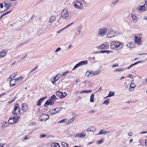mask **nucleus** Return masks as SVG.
<instances>
[{
  "instance_id": "1",
  "label": "nucleus",
  "mask_w": 147,
  "mask_h": 147,
  "mask_svg": "<svg viewBox=\"0 0 147 147\" xmlns=\"http://www.w3.org/2000/svg\"><path fill=\"white\" fill-rule=\"evenodd\" d=\"M72 12H68L67 8L63 9L61 12V17L62 18H65V20H68L72 16Z\"/></svg>"
},
{
  "instance_id": "2",
  "label": "nucleus",
  "mask_w": 147,
  "mask_h": 147,
  "mask_svg": "<svg viewBox=\"0 0 147 147\" xmlns=\"http://www.w3.org/2000/svg\"><path fill=\"white\" fill-rule=\"evenodd\" d=\"M123 45L116 41H113L111 42L110 44L111 48L114 50H115L118 48L117 50L120 49L122 47Z\"/></svg>"
},
{
  "instance_id": "3",
  "label": "nucleus",
  "mask_w": 147,
  "mask_h": 147,
  "mask_svg": "<svg viewBox=\"0 0 147 147\" xmlns=\"http://www.w3.org/2000/svg\"><path fill=\"white\" fill-rule=\"evenodd\" d=\"M20 109L19 107L18 104H16L15 105L14 110L12 112V113L15 115H18L20 113Z\"/></svg>"
},
{
  "instance_id": "4",
  "label": "nucleus",
  "mask_w": 147,
  "mask_h": 147,
  "mask_svg": "<svg viewBox=\"0 0 147 147\" xmlns=\"http://www.w3.org/2000/svg\"><path fill=\"white\" fill-rule=\"evenodd\" d=\"M107 31V29L106 28H100L98 32L99 36H103L106 34Z\"/></svg>"
},
{
  "instance_id": "5",
  "label": "nucleus",
  "mask_w": 147,
  "mask_h": 147,
  "mask_svg": "<svg viewBox=\"0 0 147 147\" xmlns=\"http://www.w3.org/2000/svg\"><path fill=\"white\" fill-rule=\"evenodd\" d=\"M100 71H96L95 72L90 71H87L86 74V75H87L88 77H91L93 76L99 74Z\"/></svg>"
},
{
  "instance_id": "6",
  "label": "nucleus",
  "mask_w": 147,
  "mask_h": 147,
  "mask_svg": "<svg viewBox=\"0 0 147 147\" xmlns=\"http://www.w3.org/2000/svg\"><path fill=\"white\" fill-rule=\"evenodd\" d=\"M49 118V115L45 114H43L40 117L39 120L40 121H45Z\"/></svg>"
},
{
  "instance_id": "7",
  "label": "nucleus",
  "mask_w": 147,
  "mask_h": 147,
  "mask_svg": "<svg viewBox=\"0 0 147 147\" xmlns=\"http://www.w3.org/2000/svg\"><path fill=\"white\" fill-rule=\"evenodd\" d=\"M74 6L77 9H82L83 8V5L81 2L77 1L74 3Z\"/></svg>"
},
{
  "instance_id": "8",
  "label": "nucleus",
  "mask_w": 147,
  "mask_h": 147,
  "mask_svg": "<svg viewBox=\"0 0 147 147\" xmlns=\"http://www.w3.org/2000/svg\"><path fill=\"white\" fill-rule=\"evenodd\" d=\"M60 107H57L54 109L53 110L49 111V113L51 115H53L58 113V112L60 110Z\"/></svg>"
},
{
  "instance_id": "9",
  "label": "nucleus",
  "mask_w": 147,
  "mask_h": 147,
  "mask_svg": "<svg viewBox=\"0 0 147 147\" xmlns=\"http://www.w3.org/2000/svg\"><path fill=\"white\" fill-rule=\"evenodd\" d=\"M86 133L85 132H81L80 133H78L76 134L75 137L76 138L78 137L80 138H83L86 136Z\"/></svg>"
},
{
  "instance_id": "10",
  "label": "nucleus",
  "mask_w": 147,
  "mask_h": 147,
  "mask_svg": "<svg viewBox=\"0 0 147 147\" xmlns=\"http://www.w3.org/2000/svg\"><path fill=\"white\" fill-rule=\"evenodd\" d=\"M22 110L23 112H25L28 110V107L26 103H23L22 104Z\"/></svg>"
},
{
  "instance_id": "11",
  "label": "nucleus",
  "mask_w": 147,
  "mask_h": 147,
  "mask_svg": "<svg viewBox=\"0 0 147 147\" xmlns=\"http://www.w3.org/2000/svg\"><path fill=\"white\" fill-rule=\"evenodd\" d=\"M5 3V4L4 5V6L6 8V9L4 11H0L1 12V13L3 12L4 11H5L7 10L12 5V4L11 3Z\"/></svg>"
},
{
  "instance_id": "12",
  "label": "nucleus",
  "mask_w": 147,
  "mask_h": 147,
  "mask_svg": "<svg viewBox=\"0 0 147 147\" xmlns=\"http://www.w3.org/2000/svg\"><path fill=\"white\" fill-rule=\"evenodd\" d=\"M115 33L114 31H111L107 35V37L108 38H110L115 36L114 34Z\"/></svg>"
},
{
  "instance_id": "13",
  "label": "nucleus",
  "mask_w": 147,
  "mask_h": 147,
  "mask_svg": "<svg viewBox=\"0 0 147 147\" xmlns=\"http://www.w3.org/2000/svg\"><path fill=\"white\" fill-rule=\"evenodd\" d=\"M56 95L58 96L60 98H62L65 97V96L63 94V93L61 92H59L57 91L56 92Z\"/></svg>"
},
{
  "instance_id": "14",
  "label": "nucleus",
  "mask_w": 147,
  "mask_h": 147,
  "mask_svg": "<svg viewBox=\"0 0 147 147\" xmlns=\"http://www.w3.org/2000/svg\"><path fill=\"white\" fill-rule=\"evenodd\" d=\"M46 98V96L38 100L37 102V105L38 106H40L41 105V103Z\"/></svg>"
},
{
  "instance_id": "15",
  "label": "nucleus",
  "mask_w": 147,
  "mask_h": 147,
  "mask_svg": "<svg viewBox=\"0 0 147 147\" xmlns=\"http://www.w3.org/2000/svg\"><path fill=\"white\" fill-rule=\"evenodd\" d=\"M145 5H146V4H144L143 5H142L139 7V10H142L144 11L147 10V7H145Z\"/></svg>"
},
{
  "instance_id": "16",
  "label": "nucleus",
  "mask_w": 147,
  "mask_h": 147,
  "mask_svg": "<svg viewBox=\"0 0 147 147\" xmlns=\"http://www.w3.org/2000/svg\"><path fill=\"white\" fill-rule=\"evenodd\" d=\"M135 42L136 43H138V45H141V43H140V42H141V38L140 37L138 38L136 36H135Z\"/></svg>"
},
{
  "instance_id": "17",
  "label": "nucleus",
  "mask_w": 147,
  "mask_h": 147,
  "mask_svg": "<svg viewBox=\"0 0 147 147\" xmlns=\"http://www.w3.org/2000/svg\"><path fill=\"white\" fill-rule=\"evenodd\" d=\"M56 17L55 16H51L49 18V23H52L53 21L55 20L56 19Z\"/></svg>"
},
{
  "instance_id": "18",
  "label": "nucleus",
  "mask_w": 147,
  "mask_h": 147,
  "mask_svg": "<svg viewBox=\"0 0 147 147\" xmlns=\"http://www.w3.org/2000/svg\"><path fill=\"white\" fill-rule=\"evenodd\" d=\"M96 128L95 127L92 126L90 128H88L86 129L87 131H94L96 130Z\"/></svg>"
},
{
  "instance_id": "19",
  "label": "nucleus",
  "mask_w": 147,
  "mask_h": 147,
  "mask_svg": "<svg viewBox=\"0 0 147 147\" xmlns=\"http://www.w3.org/2000/svg\"><path fill=\"white\" fill-rule=\"evenodd\" d=\"M109 46V43L106 42L105 44H104L103 45H102L101 46V48L102 49H105L107 47H108Z\"/></svg>"
},
{
  "instance_id": "20",
  "label": "nucleus",
  "mask_w": 147,
  "mask_h": 147,
  "mask_svg": "<svg viewBox=\"0 0 147 147\" xmlns=\"http://www.w3.org/2000/svg\"><path fill=\"white\" fill-rule=\"evenodd\" d=\"M109 132V131H104L103 129L101 130L97 135H102L103 134H106Z\"/></svg>"
},
{
  "instance_id": "21",
  "label": "nucleus",
  "mask_w": 147,
  "mask_h": 147,
  "mask_svg": "<svg viewBox=\"0 0 147 147\" xmlns=\"http://www.w3.org/2000/svg\"><path fill=\"white\" fill-rule=\"evenodd\" d=\"M16 81V79H12L10 81V84L11 86H13L15 85V84H13V83L14 82L15 83Z\"/></svg>"
},
{
  "instance_id": "22",
  "label": "nucleus",
  "mask_w": 147,
  "mask_h": 147,
  "mask_svg": "<svg viewBox=\"0 0 147 147\" xmlns=\"http://www.w3.org/2000/svg\"><path fill=\"white\" fill-rule=\"evenodd\" d=\"M75 117V116H74V117H73L71 119H69L66 122V124L67 125H68L71 123L73 122L74 120V117Z\"/></svg>"
},
{
  "instance_id": "23",
  "label": "nucleus",
  "mask_w": 147,
  "mask_h": 147,
  "mask_svg": "<svg viewBox=\"0 0 147 147\" xmlns=\"http://www.w3.org/2000/svg\"><path fill=\"white\" fill-rule=\"evenodd\" d=\"M7 53V52H5V50L1 51L0 52V56L2 57H3L6 55Z\"/></svg>"
},
{
  "instance_id": "24",
  "label": "nucleus",
  "mask_w": 147,
  "mask_h": 147,
  "mask_svg": "<svg viewBox=\"0 0 147 147\" xmlns=\"http://www.w3.org/2000/svg\"><path fill=\"white\" fill-rule=\"evenodd\" d=\"M134 42H131L129 43H127V46L129 48H132L134 47Z\"/></svg>"
},
{
  "instance_id": "25",
  "label": "nucleus",
  "mask_w": 147,
  "mask_h": 147,
  "mask_svg": "<svg viewBox=\"0 0 147 147\" xmlns=\"http://www.w3.org/2000/svg\"><path fill=\"white\" fill-rule=\"evenodd\" d=\"M80 64V66L82 65H87L88 63V61H82L79 62Z\"/></svg>"
},
{
  "instance_id": "26",
  "label": "nucleus",
  "mask_w": 147,
  "mask_h": 147,
  "mask_svg": "<svg viewBox=\"0 0 147 147\" xmlns=\"http://www.w3.org/2000/svg\"><path fill=\"white\" fill-rule=\"evenodd\" d=\"M92 91V90H82L80 92V94H82L83 93H90Z\"/></svg>"
},
{
  "instance_id": "27",
  "label": "nucleus",
  "mask_w": 147,
  "mask_h": 147,
  "mask_svg": "<svg viewBox=\"0 0 147 147\" xmlns=\"http://www.w3.org/2000/svg\"><path fill=\"white\" fill-rule=\"evenodd\" d=\"M112 52L111 51L108 50H102L100 51L99 53H106L107 54L110 53V52Z\"/></svg>"
},
{
  "instance_id": "28",
  "label": "nucleus",
  "mask_w": 147,
  "mask_h": 147,
  "mask_svg": "<svg viewBox=\"0 0 147 147\" xmlns=\"http://www.w3.org/2000/svg\"><path fill=\"white\" fill-rule=\"evenodd\" d=\"M82 28V27H80L78 28L77 29H78V30L77 31V32H79V33H78V32L76 33V35H77L78 34H80V33L82 32V30H81Z\"/></svg>"
},
{
  "instance_id": "29",
  "label": "nucleus",
  "mask_w": 147,
  "mask_h": 147,
  "mask_svg": "<svg viewBox=\"0 0 147 147\" xmlns=\"http://www.w3.org/2000/svg\"><path fill=\"white\" fill-rule=\"evenodd\" d=\"M136 86V85L134 83L132 82L130 84V89H132L135 87Z\"/></svg>"
},
{
  "instance_id": "30",
  "label": "nucleus",
  "mask_w": 147,
  "mask_h": 147,
  "mask_svg": "<svg viewBox=\"0 0 147 147\" xmlns=\"http://www.w3.org/2000/svg\"><path fill=\"white\" fill-rule=\"evenodd\" d=\"M115 92L112 91H109L108 94V97H111L114 95Z\"/></svg>"
},
{
  "instance_id": "31",
  "label": "nucleus",
  "mask_w": 147,
  "mask_h": 147,
  "mask_svg": "<svg viewBox=\"0 0 147 147\" xmlns=\"http://www.w3.org/2000/svg\"><path fill=\"white\" fill-rule=\"evenodd\" d=\"M17 74V72H15L14 74H12L9 76V78H10L11 79L14 78L16 75Z\"/></svg>"
},
{
  "instance_id": "32",
  "label": "nucleus",
  "mask_w": 147,
  "mask_h": 147,
  "mask_svg": "<svg viewBox=\"0 0 147 147\" xmlns=\"http://www.w3.org/2000/svg\"><path fill=\"white\" fill-rule=\"evenodd\" d=\"M81 66L80 65V64L79 63V62L76 64V65H75L74 67V68L72 69V70H74L76 69L78 67L80 66Z\"/></svg>"
},
{
  "instance_id": "33",
  "label": "nucleus",
  "mask_w": 147,
  "mask_h": 147,
  "mask_svg": "<svg viewBox=\"0 0 147 147\" xmlns=\"http://www.w3.org/2000/svg\"><path fill=\"white\" fill-rule=\"evenodd\" d=\"M94 94H92L90 97V101L91 102H93L94 101Z\"/></svg>"
},
{
  "instance_id": "34",
  "label": "nucleus",
  "mask_w": 147,
  "mask_h": 147,
  "mask_svg": "<svg viewBox=\"0 0 147 147\" xmlns=\"http://www.w3.org/2000/svg\"><path fill=\"white\" fill-rule=\"evenodd\" d=\"M109 99H107L103 102V104H105L107 105H108L109 103Z\"/></svg>"
},
{
  "instance_id": "35",
  "label": "nucleus",
  "mask_w": 147,
  "mask_h": 147,
  "mask_svg": "<svg viewBox=\"0 0 147 147\" xmlns=\"http://www.w3.org/2000/svg\"><path fill=\"white\" fill-rule=\"evenodd\" d=\"M9 125V123L7 122H5L4 124H3L2 126V127L3 128L6 127Z\"/></svg>"
},
{
  "instance_id": "36",
  "label": "nucleus",
  "mask_w": 147,
  "mask_h": 147,
  "mask_svg": "<svg viewBox=\"0 0 147 147\" xmlns=\"http://www.w3.org/2000/svg\"><path fill=\"white\" fill-rule=\"evenodd\" d=\"M123 69L122 68H120L117 69L114 71V72H119V71H123Z\"/></svg>"
},
{
  "instance_id": "37",
  "label": "nucleus",
  "mask_w": 147,
  "mask_h": 147,
  "mask_svg": "<svg viewBox=\"0 0 147 147\" xmlns=\"http://www.w3.org/2000/svg\"><path fill=\"white\" fill-rule=\"evenodd\" d=\"M12 120H13V119H12V117H11L9 118L8 121V123H9V124H11L12 123H15L13 122V121H12Z\"/></svg>"
},
{
  "instance_id": "38",
  "label": "nucleus",
  "mask_w": 147,
  "mask_h": 147,
  "mask_svg": "<svg viewBox=\"0 0 147 147\" xmlns=\"http://www.w3.org/2000/svg\"><path fill=\"white\" fill-rule=\"evenodd\" d=\"M132 18L133 21L136 22V19L137 17L135 15H133L132 16Z\"/></svg>"
},
{
  "instance_id": "39",
  "label": "nucleus",
  "mask_w": 147,
  "mask_h": 147,
  "mask_svg": "<svg viewBox=\"0 0 147 147\" xmlns=\"http://www.w3.org/2000/svg\"><path fill=\"white\" fill-rule=\"evenodd\" d=\"M20 118V117L19 116H15L12 117V119H13L16 120H18V119H19Z\"/></svg>"
},
{
  "instance_id": "40",
  "label": "nucleus",
  "mask_w": 147,
  "mask_h": 147,
  "mask_svg": "<svg viewBox=\"0 0 147 147\" xmlns=\"http://www.w3.org/2000/svg\"><path fill=\"white\" fill-rule=\"evenodd\" d=\"M62 145L63 147H68L67 144L64 142H62Z\"/></svg>"
},
{
  "instance_id": "41",
  "label": "nucleus",
  "mask_w": 147,
  "mask_h": 147,
  "mask_svg": "<svg viewBox=\"0 0 147 147\" xmlns=\"http://www.w3.org/2000/svg\"><path fill=\"white\" fill-rule=\"evenodd\" d=\"M48 101H49V102L50 103V105H53L54 103V102L53 100H52L51 99L48 100Z\"/></svg>"
},
{
  "instance_id": "42",
  "label": "nucleus",
  "mask_w": 147,
  "mask_h": 147,
  "mask_svg": "<svg viewBox=\"0 0 147 147\" xmlns=\"http://www.w3.org/2000/svg\"><path fill=\"white\" fill-rule=\"evenodd\" d=\"M49 101H48L47 100L45 103L44 106L45 107H47L48 105H50V103L49 102Z\"/></svg>"
},
{
  "instance_id": "43",
  "label": "nucleus",
  "mask_w": 147,
  "mask_h": 147,
  "mask_svg": "<svg viewBox=\"0 0 147 147\" xmlns=\"http://www.w3.org/2000/svg\"><path fill=\"white\" fill-rule=\"evenodd\" d=\"M57 98H56V96L54 95H53L51 97L50 99L52 100H53L54 99H55L56 100Z\"/></svg>"
},
{
  "instance_id": "44",
  "label": "nucleus",
  "mask_w": 147,
  "mask_h": 147,
  "mask_svg": "<svg viewBox=\"0 0 147 147\" xmlns=\"http://www.w3.org/2000/svg\"><path fill=\"white\" fill-rule=\"evenodd\" d=\"M53 147H60V146L58 143L56 142L55 143Z\"/></svg>"
},
{
  "instance_id": "45",
  "label": "nucleus",
  "mask_w": 147,
  "mask_h": 147,
  "mask_svg": "<svg viewBox=\"0 0 147 147\" xmlns=\"http://www.w3.org/2000/svg\"><path fill=\"white\" fill-rule=\"evenodd\" d=\"M119 0H114L112 2L113 4H116L118 2Z\"/></svg>"
},
{
  "instance_id": "46",
  "label": "nucleus",
  "mask_w": 147,
  "mask_h": 147,
  "mask_svg": "<svg viewBox=\"0 0 147 147\" xmlns=\"http://www.w3.org/2000/svg\"><path fill=\"white\" fill-rule=\"evenodd\" d=\"M66 121V119H62L60 121H59L58 122V123H63L65 122Z\"/></svg>"
},
{
  "instance_id": "47",
  "label": "nucleus",
  "mask_w": 147,
  "mask_h": 147,
  "mask_svg": "<svg viewBox=\"0 0 147 147\" xmlns=\"http://www.w3.org/2000/svg\"><path fill=\"white\" fill-rule=\"evenodd\" d=\"M38 66H37L36 67H35L31 71H30L29 72V74H32V72L34 71V70H36Z\"/></svg>"
},
{
  "instance_id": "48",
  "label": "nucleus",
  "mask_w": 147,
  "mask_h": 147,
  "mask_svg": "<svg viewBox=\"0 0 147 147\" xmlns=\"http://www.w3.org/2000/svg\"><path fill=\"white\" fill-rule=\"evenodd\" d=\"M142 63V61H138L136 62H135L134 63L132 64V65L134 66L135 65H136L139 63Z\"/></svg>"
},
{
  "instance_id": "49",
  "label": "nucleus",
  "mask_w": 147,
  "mask_h": 147,
  "mask_svg": "<svg viewBox=\"0 0 147 147\" xmlns=\"http://www.w3.org/2000/svg\"><path fill=\"white\" fill-rule=\"evenodd\" d=\"M103 140L102 139L100 140H98L97 141V143L98 144H101L103 142Z\"/></svg>"
},
{
  "instance_id": "50",
  "label": "nucleus",
  "mask_w": 147,
  "mask_h": 147,
  "mask_svg": "<svg viewBox=\"0 0 147 147\" xmlns=\"http://www.w3.org/2000/svg\"><path fill=\"white\" fill-rule=\"evenodd\" d=\"M51 80L52 82V83L54 85H56V82L53 80V78H52L51 79Z\"/></svg>"
},
{
  "instance_id": "51",
  "label": "nucleus",
  "mask_w": 147,
  "mask_h": 147,
  "mask_svg": "<svg viewBox=\"0 0 147 147\" xmlns=\"http://www.w3.org/2000/svg\"><path fill=\"white\" fill-rule=\"evenodd\" d=\"M73 24V23H71L69 24H68L64 28H63V29H65V28H66L69 27V26L70 25H71L72 24Z\"/></svg>"
},
{
  "instance_id": "52",
  "label": "nucleus",
  "mask_w": 147,
  "mask_h": 147,
  "mask_svg": "<svg viewBox=\"0 0 147 147\" xmlns=\"http://www.w3.org/2000/svg\"><path fill=\"white\" fill-rule=\"evenodd\" d=\"M11 11H12V10H11V11H7V12H6L5 13H4L3 14V16H5L7 15V14H8L9 13H10Z\"/></svg>"
},
{
  "instance_id": "53",
  "label": "nucleus",
  "mask_w": 147,
  "mask_h": 147,
  "mask_svg": "<svg viewBox=\"0 0 147 147\" xmlns=\"http://www.w3.org/2000/svg\"><path fill=\"white\" fill-rule=\"evenodd\" d=\"M46 136V135L45 134L41 135L39 136L40 138H44Z\"/></svg>"
},
{
  "instance_id": "54",
  "label": "nucleus",
  "mask_w": 147,
  "mask_h": 147,
  "mask_svg": "<svg viewBox=\"0 0 147 147\" xmlns=\"http://www.w3.org/2000/svg\"><path fill=\"white\" fill-rule=\"evenodd\" d=\"M61 49V48L60 47H59L58 48L56 49L55 51V52H57L58 51H60Z\"/></svg>"
},
{
  "instance_id": "55",
  "label": "nucleus",
  "mask_w": 147,
  "mask_h": 147,
  "mask_svg": "<svg viewBox=\"0 0 147 147\" xmlns=\"http://www.w3.org/2000/svg\"><path fill=\"white\" fill-rule=\"evenodd\" d=\"M118 66V64H115V65H113L112 66V67H117Z\"/></svg>"
},
{
  "instance_id": "56",
  "label": "nucleus",
  "mask_w": 147,
  "mask_h": 147,
  "mask_svg": "<svg viewBox=\"0 0 147 147\" xmlns=\"http://www.w3.org/2000/svg\"><path fill=\"white\" fill-rule=\"evenodd\" d=\"M22 80V77H20L19 78H18L17 79H16V81H20V80Z\"/></svg>"
},
{
  "instance_id": "57",
  "label": "nucleus",
  "mask_w": 147,
  "mask_h": 147,
  "mask_svg": "<svg viewBox=\"0 0 147 147\" xmlns=\"http://www.w3.org/2000/svg\"><path fill=\"white\" fill-rule=\"evenodd\" d=\"M58 80V78L57 79V77H55L54 78L53 80L55 82L57 81Z\"/></svg>"
},
{
  "instance_id": "58",
  "label": "nucleus",
  "mask_w": 147,
  "mask_h": 147,
  "mask_svg": "<svg viewBox=\"0 0 147 147\" xmlns=\"http://www.w3.org/2000/svg\"><path fill=\"white\" fill-rule=\"evenodd\" d=\"M96 112V111H95L94 110H91V111H89L90 112L92 113H93Z\"/></svg>"
},
{
  "instance_id": "59",
  "label": "nucleus",
  "mask_w": 147,
  "mask_h": 147,
  "mask_svg": "<svg viewBox=\"0 0 147 147\" xmlns=\"http://www.w3.org/2000/svg\"><path fill=\"white\" fill-rule=\"evenodd\" d=\"M127 77H129L130 78H132V75L131 74H130L127 76Z\"/></svg>"
},
{
  "instance_id": "60",
  "label": "nucleus",
  "mask_w": 147,
  "mask_h": 147,
  "mask_svg": "<svg viewBox=\"0 0 147 147\" xmlns=\"http://www.w3.org/2000/svg\"><path fill=\"white\" fill-rule=\"evenodd\" d=\"M0 7L1 8H2L3 7V3H0Z\"/></svg>"
},
{
  "instance_id": "61",
  "label": "nucleus",
  "mask_w": 147,
  "mask_h": 147,
  "mask_svg": "<svg viewBox=\"0 0 147 147\" xmlns=\"http://www.w3.org/2000/svg\"><path fill=\"white\" fill-rule=\"evenodd\" d=\"M27 139V137L26 136H24V138L23 139V140H26Z\"/></svg>"
},
{
  "instance_id": "62",
  "label": "nucleus",
  "mask_w": 147,
  "mask_h": 147,
  "mask_svg": "<svg viewBox=\"0 0 147 147\" xmlns=\"http://www.w3.org/2000/svg\"><path fill=\"white\" fill-rule=\"evenodd\" d=\"M128 135L129 136H132V133L131 132H129L128 134Z\"/></svg>"
},
{
  "instance_id": "63",
  "label": "nucleus",
  "mask_w": 147,
  "mask_h": 147,
  "mask_svg": "<svg viewBox=\"0 0 147 147\" xmlns=\"http://www.w3.org/2000/svg\"><path fill=\"white\" fill-rule=\"evenodd\" d=\"M133 66L132 65V64H131L127 68V69H130V68H131V67H132Z\"/></svg>"
},
{
  "instance_id": "64",
  "label": "nucleus",
  "mask_w": 147,
  "mask_h": 147,
  "mask_svg": "<svg viewBox=\"0 0 147 147\" xmlns=\"http://www.w3.org/2000/svg\"><path fill=\"white\" fill-rule=\"evenodd\" d=\"M145 146H147V140H145Z\"/></svg>"
}]
</instances>
